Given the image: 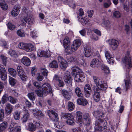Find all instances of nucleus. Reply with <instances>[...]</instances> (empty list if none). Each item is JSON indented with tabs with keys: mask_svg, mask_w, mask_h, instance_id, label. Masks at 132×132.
<instances>
[{
	"mask_svg": "<svg viewBox=\"0 0 132 132\" xmlns=\"http://www.w3.org/2000/svg\"><path fill=\"white\" fill-rule=\"evenodd\" d=\"M37 55L40 57H48L50 56V51H47L46 52L41 50H39L37 52Z\"/></svg>",
	"mask_w": 132,
	"mask_h": 132,
	"instance_id": "obj_20",
	"label": "nucleus"
},
{
	"mask_svg": "<svg viewBox=\"0 0 132 132\" xmlns=\"http://www.w3.org/2000/svg\"><path fill=\"white\" fill-rule=\"evenodd\" d=\"M28 98L31 100L34 101L35 99V96L33 93H29L28 95Z\"/></svg>",
	"mask_w": 132,
	"mask_h": 132,
	"instance_id": "obj_55",
	"label": "nucleus"
},
{
	"mask_svg": "<svg viewBox=\"0 0 132 132\" xmlns=\"http://www.w3.org/2000/svg\"><path fill=\"white\" fill-rule=\"evenodd\" d=\"M28 127V130L30 131H33L36 129V127L35 125L32 122L29 123Z\"/></svg>",
	"mask_w": 132,
	"mask_h": 132,
	"instance_id": "obj_38",
	"label": "nucleus"
},
{
	"mask_svg": "<svg viewBox=\"0 0 132 132\" xmlns=\"http://www.w3.org/2000/svg\"><path fill=\"white\" fill-rule=\"evenodd\" d=\"M26 44L23 42L20 43L18 44V47L20 49L25 50Z\"/></svg>",
	"mask_w": 132,
	"mask_h": 132,
	"instance_id": "obj_52",
	"label": "nucleus"
},
{
	"mask_svg": "<svg viewBox=\"0 0 132 132\" xmlns=\"http://www.w3.org/2000/svg\"><path fill=\"white\" fill-rule=\"evenodd\" d=\"M35 92L37 95L39 97H41L44 96V93L42 90H35Z\"/></svg>",
	"mask_w": 132,
	"mask_h": 132,
	"instance_id": "obj_50",
	"label": "nucleus"
},
{
	"mask_svg": "<svg viewBox=\"0 0 132 132\" xmlns=\"http://www.w3.org/2000/svg\"><path fill=\"white\" fill-rule=\"evenodd\" d=\"M72 74L74 77L75 80L77 82H82L85 79V76L82 71L77 66H74L71 68Z\"/></svg>",
	"mask_w": 132,
	"mask_h": 132,
	"instance_id": "obj_3",
	"label": "nucleus"
},
{
	"mask_svg": "<svg viewBox=\"0 0 132 132\" xmlns=\"http://www.w3.org/2000/svg\"><path fill=\"white\" fill-rule=\"evenodd\" d=\"M21 62L24 65L26 66H29L31 62L30 60L26 56L23 57L21 59Z\"/></svg>",
	"mask_w": 132,
	"mask_h": 132,
	"instance_id": "obj_25",
	"label": "nucleus"
},
{
	"mask_svg": "<svg viewBox=\"0 0 132 132\" xmlns=\"http://www.w3.org/2000/svg\"><path fill=\"white\" fill-rule=\"evenodd\" d=\"M77 102L78 104L84 106L85 105L88 103L87 101L85 98H79L77 100Z\"/></svg>",
	"mask_w": 132,
	"mask_h": 132,
	"instance_id": "obj_34",
	"label": "nucleus"
},
{
	"mask_svg": "<svg viewBox=\"0 0 132 132\" xmlns=\"http://www.w3.org/2000/svg\"><path fill=\"white\" fill-rule=\"evenodd\" d=\"M37 71V69L35 67H33L31 70V75L32 76H34Z\"/></svg>",
	"mask_w": 132,
	"mask_h": 132,
	"instance_id": "obj_61",
	"label": "nucleus"
},
{
	"mask_svg": "<svg viewBox=\"0 0 132 132\" xmlns=\"http://www.w3.org/2000/svg\"><path fill=\"white\" fill-rule=\"evenodd\" d=\"M58 60L60 63V66L61 68L63 70H64L68 66L67 62L61 56L58 57Z\"/></svg>",
	"mask_w": 132,
	"mask_h": 132,
	"instance_id": "obj_16",
	"label": "nucleus"
},
{
	"mask_svg": "<svg viewBox=\"0 0 132 132\" xmlns=\"http://www.w3.org/2000/svg\"><path fill=\"white\" fill-rule=\"evenodd\" d=\"M9 101V96L7 94H4L2 96L1 101L2 104H4Z\"/></svg>",
	"mask_w": 132,
	"mask_h": 132,
	"instance_id": "obj_40",
	"label": "nucleus"
},
{
	"mask_svg": "<svg viewBox=\"0 0 132 132\" xmlns=\"http://www.w3.org/2000/svg\"><path fill=\"white\" fill-rule=\"evenodd\" d=\"M8 53L12 57H16L17 56V55L16 52L13 50H10L9 51Z\"/></svg>",
	"mask_w": 132,
	"mask_h": 132,
	"instance_id": "obj_47",
	"label": "nucleus"
},
{
	"mask_svg": "<svg viewBox=\"0 0 132 132\" xmlns=\"http://www.w3.org/2000/svg\"><path fill=\"white\" fill-rule=\"evenodd\" d=\"M32 113L34 116L37 117H42L44 116L42 111L38 109H34Z\"/></svg>",
	"mask_w": 132,
	"mask_h": 132,
	"instance_id": "obj_28",
	"label": "nucleus"
},
{
	"mask_svg": "<svg viewBox=\"0 0 132 132\" xmlns=\"http://www.w3.org/2000/svg\"><path fill=\"white\" fill-rule=\"evenodd\" d=\"M30 116V114L27 111H25L21 118L22 122L23 123L26 122L28 120Z\"/></svg>",
	"mask_w": 132,
	"mask_h": 132,
	"instance_id": "obj_29",
	"label": "nucleus"
},
{
	"mask_svg": "<svg viewBox=\"0 0 132 132\" xmlns=\"http://www.w3.org/2000/svg\"><path fill=\"white\" fill-rule=\"evenodd\" d=\"M63 45L65 49V52L67 51V50L70 45V40L69 37L68 36L65 37L63 41Z\"/></svg>",
	"mask_w": 132,
	"mask_h": 132,
	"instance_id": "obj_19",
	"label": "nucleus"
},
{
	"mask_svg": "<svg viewBox=\"0 0 132 132\" xmlns=\"http://www.w3.org/2000/svg\"><path fill=\"white\" fill-rule=\"evenodd\" d=\"M76 120L77 122L80 124H84L89 126L91 123L90 115L88 113L84 114L82 117V113L80 111L76 112Z\"/></svg>",
	"mask_w": 132,
	"mask_h": 132,
	"instance_id": "obj_2",
	"label": "nucleus"
},
{
	"mask_svg": "<svg viewBox=\"0 0 132 132\" xmlns=\"http://www.w3.org/2000/svg\"><path fill=\"white\" fill-rule=\"evenodd\" d=\"M8 71L9 73L13 76L15 77L16 75V72L15 70L12 68H9L8 69Z\"/></svg>",
	"mask_w": 132,
	"mask_h": 132,
	"instance_id": "obj_43",
	"label": "nucleus"
},
{
	"mask_svg": "<svg viewBox=\"0 0 132 132\" xmlns=\"http://www.w3.org/2000/svg\"><path fill=\"white\" fill-rule=\"evenodd\" d=\"M9 129L10 131L13 132H20V127L16 123L11 122L9 126Z\"/></svg>",
	"mask_w": 132,
	"mask_h": 132,
	"instance_id": "obj_14",
	"label": "nucleus"
},
{
	"mask_svg": "<svg viewBox=\"0 0 132 132\" xmlns=\"http://www.w3.org/2000/svg\"><path fill=\"white\" fill-rule=\"evenodd\" d=\"M104 54L108 63L111 64H113L114 63L113 60V56L111 54L109 51L106 49L105 50Z\"/></svg>",
	"mask_w": 132,
	"mask_h": 132,
	"instance_id": "obj_12",
	"label": "nucleus"
},
{
	"mask_svg": "<svg viewBox=\"0 0 132 132\" xmlns=\"http://www.w3.org/2000/svg\"><path fill=\"white\" fill-rule=\"evenodd\" d=\"M100 56V55H99L98 56V58L94 59L92 60L90 64L91 67L95 68L99 67L102 64L103 62Z\"/></svg>",
	"mask_w": 132,
	"mask_h": 132,
	"instance_id": "obj_9",
	"label": "nucleus"
},
{
	"mask_svg": "<svg viewBox=\"0 0 132 132\" xmlns=\"http://www.w3.org/2000/svg\"><path fill=\"white\" fill-rule=\"evenodd\" d=\"M17 34L19 36L24 37L25 35V33L21 29L17 31Z\"/></svg>",
	"mask_w": 132,
	"mask_h": 132,
	"instance_id": "obj_45",
	"label": "nucleus"
},
{
	"mask_svg": "<svg viewBox=\"0 0 132 132\" xmlns=\"http://www.w3.org/2000/svg\"><path fill=\"white\" fill-rule=\"evenodd\" d=\"M67 60L68 62H75L76 61L77 59L75 57L70 56L67 57Z\"/></svg>",
	"mask_w": 132,
	"mask_h": 132,
	"instance_id": "obj_49",
	"label": "nucleus"
},
{
	"mask_svg": "<svg viewBox=\"0 0 132 132\" xmlns=\"http://www.w3.org/2000/svg\"><path fill=\"white\" fill-rule=\"evenodd\" d=\"M79 14L80 17L79 18L78 17V21H80L81 23L83 25L86 24L88 23V22L89 21V20L87 18V16L83 17L82 16L84 15V13L83 10L82 9H80L79 10Z\"/></svg>",
	"mask_w": 132,
	"mask_h": 132,
	"instance_id": "obj_8",
	"label": "nucleus"
},
{
	"mask_svg": "<svg viewBox=\"0 0 132 132\" xmlns=\"http://www.w3.org/2000/svg\"><path fill=\"white\" fill-rule=\"evenodd\" d=\"M47 113L50 118L52 119L51 117L52 116L55 118L56 120H57L58 119V116L57 114L53 110H48L47 111Z\"/></svg>",
	"mask_w": 132,
	"mask_h": 132,
	"instance_id": "obj_27",
	"label": "nucleus"
},
{
	"mask_svg": "<svg viewBox=\"0 0 132 132\" xmlns=\"http://www.w3.org/2000/svg\"><path fill=\"white\" fill-rule=\"evenodd\" d=\"M84 89L86 97H88L92 92L91 88L89 85L88 84L84 86Z\"/></svg>",
	"mask_w": 132,
	"mask_h": 132,
	"instance_id": "obj_23",
	"label": "nucleus"
},
{
	"mask_svg": "<svg viewBox=\"0 0 132 132\" xmlns=\"http://www.w3.org/2000/svg\"><path fill=\"white\" fill-rule=\"evenodd\" d=\"M75 91L78 97H81L83 96V94L82 93L81 89L77 87L75 89Z\"/></svg>",
	"mask_w": 132,
	"mask_h": 132,
	"instance_id": "obj_35",
	"label": "nucleus"
},
{
	"mask_svg": "<svg viewBox=\"0 0 132 132\" xmlns=\"http://www.w3.org/2000/svg\"><path fill=\"white\" fill-rule=\"evenodd\" d=\"M107 42L113 50L117 49L119 46V42L117 40L112 39L109 40Z\"/></svg>",
	"mask_w": 132,
	"mask_h": 132,
	"instance_id": "obj_15",
	"label": "nucleus"
},
{
	"mask_svg": "<svg viewBox=\"0 0 132 132\" xmlns=\"http://www.w3.org/2000/svg\"><path fill=\"white\" fill-rule=\"evenodd\" d=\"M13 106L10 103H7L5 108V112L6 114L7 115L10 114L13 111Z\"/></svg>",
	"mask_w": 132,
	"mask_h": 132,
	"instance_id": "obj_21",
	"label": "nucleus"
},
{
	"mask_svg": "<svg viewBox=\"0 0 132 132\" xmlns=\"http://www.w3.org/2000/svg\"><path fill=\"white\" fill-rule=\"evenodd\" d=\"M130 54L129 51H127L125 56L122 58V64L123 67H127L128 68L132 67V59Z\"/></svg>",
	"mask_w": 132,
	"mask_h": 132,
	"instance_id": "obj_5",
	"label": "nucleus"
},
{
	"mask_svg": "<svg viewBox=\"0 0 132 132\" xmlns=\"http://www.w3.org/2000/svg\"><path fill=\"white\" fill-rule=\"evenodd\" d=\"M17 71L18 72V74L24 71L23 70L22 67L20 66H18L17 68Z\"/></svg>",
	"mask_w": 132,
	"mask_h": 132,
	"instance_id": "obj_64",
	"label": "nucleus"
},
{
	"mask_svg": "<svg viewBox=\"0 0 132 132\" xmlns=\"http://www.w3.org/2000/svg\"><path fill=\"white\" fill-rule=\"evenodd\" d=\"M131 77L129 74H128L126 78L124 79L125 89L126 91L129 89L132 86V82L131 81Z\"/></svg>",
	"mask_w": 132,
	"mask_h": 132,
	"instance_id": "obj_13",
	"label": "nucleus"
},
{
	"mask_svg": "<svg viewBox=\"0 0 132 132\" xmlns=\"http://www.w3.org/2000/svg\"><path fill=\"white\" fill-rule=\"evenodd\" d=\"M18 75L22 81H26L27 80V77L24 71L22 72H20L19 74H18Z\"/></svg>",
	"mask_w": 132,
	"mask_h": 132,
	"instance_id": "obj_32",
	"label": "nucleus"
},
{
	"mask_svg": "<svg viewBox=\"0 0 132 132\" xmlns=\"http://www.w3.org/2000/svg\"><path fill=\"white\" fill-rule=\"evenodd\" d=\"M20 9L18 6H14L11 12V14L14 16H17L19 13Z\"/></svg>",
	"mask_w": 132,
	"mask_h": 132,
	"instance_id": "obj_26",
	"label": "nucleus"
},
{
	"mask_svg": "<svg viewBox=\"0 0 132 132\" xmlns=\"http://www.w3.org/2000/svg\"><path fill=\"white\" fill-rule=\"evenodd\" d=\"M6 86L7 84L6 82L3 83L2 82L0 81V89L3 90L4 86Z\"/></svg>",
	"mask_w": 132,
	"mask_h": 132,
	"instance_id": "obj_63",
	"label": "nucleus"
},
{
	"mask_svg": "<svg viewBox=\"0 0 132 132\" xmlns=\"http://www.w3.org/2000/svg\"><path fill=\"white\" fill-rule=\"evenodd\" d=\"M121 16V14L119 11H116L113 13V16L115 18H120Z\"/></svg>",
	"mask_w": 132,
	"mask_h": 132,
	"instance_id": "obj_57",
	"label": "nucleus"
},
{
	"mask_svg": "<svg viewBox=\"0 0 132 132\" xmlns=\"http://www.w3.org/2000/svg\"><path fill=\"white\" fill-rule=\"evenodd\" d=\"M8 27L9 29L11 30H13L15 28V26L10 22L8 23Z\"/></svg>",
	"mask_w": 132,
	"mask_h": 132,
	"instance_id": "obj_59",
	"label": "nucleus"
},
{
	"mask_svg": "<svg viewBox=\"0 0 132 132\" xmlns=\"http://www.w3.org/2000/svg\"><path fill=\"white\" fill-rule=\"evenodd\" d=\"M94 51L91 48H88L85 51L84 54L85 57H88L91 56L93 53Z\"/></svg>",
	"mask_w": 132,
	"mask_h": 132,
	"instance_id": "obj_30",
	"label": "nucleus"
},
{
	"mask_svg": "<svg viewBox=\"0 0 132 132\" xmlns=\"http://www.w3.org/2000/svg\"><path fill=\"white\" fill-rule=\"evenodd\" d=\"M50 67L52 68H57L58 67L57 62L55 60H54L50 63Z\"/></svg>",
	"mask_w": 132,
	"mask_h": 132,
	"instance_id": "obj_41",
	"label": "nucleus"
},
{
	"mask_svg": "<svg viewBox=\"0 0 132 132\" xmlns=\"http://www.w3.org/2000/svg\"><path fill=\"white\" fill-rule=\"evenodd\" d=\"M111 4V3L110 1V0H109L108 2V3L105 2L104 3L103 6L105 8H108L110 6Z\"/></svg>",
	"mask_w": 132,
	"mask_h": 132,
	"instance_id": "obj_62",
	"label": "nucleus"
},
{
	"mask_svg": "<svg viewBox=\"0 0 132 132\" xmlns=\"http://www.w3.org/2000/svg\"><path fill=\"white\" fill-rule=\"evenodd\" d=\"M61 123H60L58 121H56L55 123H54L55 126L57 128H61L63 126V125L61 124Z\"/></svg>",
	"mask_w": 132,
	"mask_h": 132,
	"instance_id": "obj_54",
	"label": "nucleus"
},
{
	"mask_svg": "<svg viewBox=\"0 0 132 132\" xmlns=\"http://www.w3.org/2000/svg\"><path fill=\"white\" fill-rule=\"evenodd\" d=\"M9 101L12 104H15L18 102V100L17 99L14 98L10 96H9Z\"/></svg>",
	"mask_w": 132,
	"mask_h": 132,
	"instance_id": "obj_46",
	"label": "nucleus"
},
{
	"mask_svg": "<svg viewBox=\"0 0 132 132\" xmlns=\"http://www.w3.org/2000/svg\"><path fill=\"white\" fill-rule=\"evenodd\" d=\"M82 42L80 39H76L73 41L71 46L70 45L66 53L67 54H71L73 52L76 51L81 45Z\"/></svg>",
	"mask_w": 132,
	"mask_h": 132,
	"instance_id": "obj_4",
	"label": "nucleus"
},
{
	"mask_svg": "<svg viewBox=\"0 0 132 132\" xmlns=\"http://www.w3.org/2000/svg\"><path fill=\"white\" fill-rule=\"evenodd\" d=\"M65 82L68 83H70L72 80L70 72L67 71L65 73L64 77Z\"/></svg>",
	"mask_w": 132,
	"mask_h": 132,
	"instance_id": "obj_17",
	"label": "nucleus"
},
{
	"mask_svg": "<svg viewBox=\"0 0 132 132\" xmlns=\"http://www.w3.org/2000/svg\"><path fill=\"white\" fill-rule=\"evenodd\" d=\"M8 125L7 122L4 121L0 124V132H4Z\"/></svg>",
	"mask_w": 132,
	"mask_h": 132,
	"instance_id": "obj_31",
	"label": "nucleus"
},
{
	"mask_svg": "<svg viewBox=\"0 0 132 132\" xmlns=\"http://www.w3.org/2000/svg\"><path fill=\"white\" fill-rule=\"evenodd\" d=\"M101 25L107 30H109L111 28V24L110 22L106 18L103 19Z\"/></svg>",
	"mask_w": 132,
	"mask_h": 132,
	"instance_id": "obj_22",
	"label": "nucleus"
},
{
	"mask_svg": "<svg viewBox=\"0 0 132 132\" xmlns=\"http://www.w3.org/2000/svg\"><path fill=\"white\" fill-rule=\"evenodd\" d=\"M4 117V113L3 109L0 110V122L3 120Z\"/></svg>",
	"mask_w": 132,
	"mask_h": 132,
	"instance_id": "obj_60",
	"label": "nucleus"
},
{
	"mask_svg": "<svg viewBox=\"0 0 132 132\" xmlns=\"http://www.w3.org/2000/svg\"><path fill=\"white\" fill-rule=\"evenodd\" d=\"M1 58L3 64L5 66L6 65V61L7 58L6 56L3 55H1Z\"/></svg>",
	"mask_w": 132,
	"mask_h": 132,
	"instance_id": "obj_56",
	"label": "nucleus"
},
{
	"mask_svg": "<svg viewBox=\"0 0 132 132\" xmlns=\"http://www.w3.org/2000/svg\"><path fill=\"white\" fill-rule=\"evenodd\" d=\"M93 115L96 117L100 118L103 115V113L99 111H95L93 113Z\"/></svg>",
	"mask_w": 132,
	"mask_h": 132,
	"instance_id": "obj_42",
	"label": "nucleus"
},
{
	"mask_svg": "<svg viewBox=\"0 0 132 132\" xmlns=\"http://www.w3.org/2000/svg\"><path fill=\"white\" fill-rule=\"evenodd\" d=\"M40 71L44 76H47L48 72L47 70L45 68H43L41 69H40Z\"/></svg>",
	"mask_w": 132,
	"mask_h": 132,
	"instance_id": "obj_53",
	"label": "nucleus"
},
{
	"mask_svg": "<svg viewBox=\"0 0 132 132\" xmlns=\"http://www.w3.org/2000/svg\"><path fill=\"white\" fill-rule=\"evenodd\" d=\"M92 78L97 87L94 89V93L93 95V98L94 101L98 102L101 99L100 90H105L107 88L108 86L106 82L100 79L96 76H93Z\"/></svg>",
	"mask_w": 132,
	"mask_h": 132,
	"instance_id": "obj_1",
	"label": "nucleus"
},
{
	"mask_svg": "<svg viewBox=\"0 0 132 132\" xmlns=\"http://www.w3.org/2000/svg\"><path fill=\"white\" fill-rule=\"evenodd\" d=\"M36 48L34 45L31 43H26L25 50L27 52H30L34 51Z\"/></svg>",
	"mask_w": 132,
	"mask_h": 132,
	"instance_id": "obj_24",
	"label": "nucleus"
},
{
	"mask_svg": "<svg viewBox=\"0 0 132 132\" xmlns=\"http://www.w3.org/2000/svg\"><path fill=\"white\" fill-rule=\"evenodd\" d=\"M68 109L70 111H72L75 108V106L73 103L71 102H69L68 104Z\"/></svg>",
	"mask_w": 132,
	"mask_h": 132,
	"instance_id": "obj_48",
	"label": "nucleus"
},
{
	"mask_svg": "<svg viewBox=\"0 0 132 132\" xmlns=\"http://www.w3.org/2000/svg\"><path fill=\"white\" fill-rule=\"evenodd\" d=\"M62 93L63 96L68 100H70V93L65 90H63Z\"/></svg>",
	"mask_w": 132,
	"mask_h": 132,
	"instance_id": "obj_39",
	"label": "nucleus"
},
{
	"mask_svg": "<svg viewBox=\"0 0 132 132\" xmlns=\"http://www.w3.org/2000/svg\"><path fill=\"white\" fill-rule=\"evenodd\" d=\"M107 122L102 119H99L95 123V129L96 130L102 131L106 128Z\"/></svg>",
	"mask_w": 132,
	"mask_h": 132,
	"instance_id": "obj_6",
	"label": "nucleus"
},
{
	"mask_svg": "<svg viewBox=\"0 0 132 132\" xmlns=\"http://www.w3.org/2000/svg\"><path fill=\"white\" fill-rule=\"evenodd\" d=\"M0 6L2 9L4 11H6L9 8L8 5L6 3L1 1H0Z\"/></svg>",
	"mask_w": 132,
	"mask_h": 132,
	"instance_id": "obj_33",
	"label": "nucleus"
},
{
	"mask_svg": "<svg viewBox=\"0 0 132 132\" xmlns=\"http://www.w3.org/2000/svg\"><path fill=\"white\" fill-rule=\"evenodd\" d=\"M44 77L40 75L39 73L37 74V79L39 81H42L44 79Z\"/></svg>",
	"mask_w": 132,
	"mask_h": 132,
	"instance_id": "obj_58",
	"label": "nucleus"
},
{
	"mask_svg": "<svg viewBox=\"0 0 132 132\" xmlns=\"http://www.w3.org/2000/svg\"><path fill=\"white\" fill-rule=\"evenodd\" d=\"M53 80L55 82H57L60 87H62L64 85V83L62 80V78L56 75H55Z\"/></svg>",
	"mask_w": 132,
	"mask_h": 132,
	"instance_id": "obj_18",
	"label": "nucleus"
},
{
	"mask_svg": "<svg viewBox=\"0 0 132 132\" xmlns=\"http://www.w3.org/2000/svg\"><path fill=\"white\" fill-rule=\"evenodd\" d=\"M0 77L2 80H5L7 78V74L6 72L0 73Z\"/></svg>",
	"mask_w": 132,
	"mask_h": 132,
	"instance_id": "obj_44",
	"label": "nucleus"
},
{
	"mask_svg": "<svg viewBox=\"0 0 132 132\" xmlns=\"http://www.w3.org/2000/svg\"><path fill=\"white\" fill-rule=\"evenodd\" d=\"M42 89L44 93V96L52 92L51 86L49 83H45L43 84L42 86Z\"/></svg>",
	"mask_w": 132,
	"mask_h": 132,
	"instance_id": "obj_10",
	"label": "nucleus"
},
{
	"mask_svg": "<svg viewBox=\"0 0 132 132\" xmlns=\"http://www.w3.org/2000/svg\"><path fill=\"white\" fill-rule=\"evenodd\" d=\"M101 65V68L102 70L103 71L104 73L108 74L110 73L109 69L106 66L103 64Z\"/></svg>",
	"mask_w": 132,
	"mask_h": 132,
	"instance_id": "obj_36",
	"label": "nucleus"
},
{
	"mask_svg": "<svg viewBox=\"0 0 132 132\" xmlns=\"http://www.w3.org/2000/svg\"><path fill=\"white\" fill-rule=\"evenodd\" d=\"M9 81L10 84L12 86L16 84V80L12 77L10 78Z\"/></svg>",
	"mask_w": 132,
	"mask_h": 132,
	"instance_id": "obj_51",
	"label": "nucleus"
},
{
	"mask_svg": "<svg viewBox=\"0 0 132 132\" xmlns=\"http://www.w3.org/2000/svg\"><path fill=\"white\" fill-rule=\"evenodd\" d=\"M24 20L26 22L29 24H32L34 22V18L30 14V12L25 11L24 13Z\"/></svg>",
	"mask_w": 132,
	"mask_h": 132,
	"instance_id": "obj_11",
	"label": "nucleus"
},
{
	"mask_svg": "<svg viewBox=\"0 0 132 132\" xmlns=\"http://www.w3.org/2000/svg\"><path fill=\"white\" fill-rule=\"evenodd\" d=\"M63 117L65 119H67L66 123L70 125H74L75 124V121L73 116L71 114L65 113L63 114Z\"/></svg>",
	"mask_w": 132,
	"mask_h": 132,
	"instance_id": "obj_7",
	"label": "nucleus"
},
{
	"mask_svg": "<svg viewBox=\"0 0 132 132\" xmlns=\"http://www.w3.org/2000/svg\"><path fill=\"white\" fill-rule=\"evenodd\" d=\"M20 112L19 111H14L13 114V117L15 120H18L20 118Z\"/></svg>",
	"mask_w": 132,
	"mask_h": 132,
	"instance_id": "obj_37",
	"label": "nucleus"
}]
</instances>
